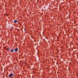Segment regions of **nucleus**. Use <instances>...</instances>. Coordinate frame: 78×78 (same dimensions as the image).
I'll return each mask as SVG.
<instances>
[{
  "instance_id": "20e7f679",
  "label": "nucleus",
  "mask_w": 78,
  "mask_h": 78,
  "mask_svg": "<svg viewBox=\"0 0 78 78\" xmlns=\"http://www.w3.org/2000/svg\"><path fill=\"white\" fill-rule=\"evenodd\" d=\"M10 51L11 52H14V50L13 49H11Z\"/></svg>"
},
{
  "instance_id": "f03ea898",
  "label": "nucleus",
  "mask_w": 78,
  "mask_h": 78,
  "mask_svg": "<svg viewBox=\"0 0 78 78\" xmlns=\"http://www.w3.org/2000/svg\"><path fill=\"white\" fill-rule=\"evenodd\" d=\"M18 51V48H16L15 49V51Z\"/></svg>"
},
{
  "instance_id": "f257e3e1",
  "label": "nucleus",
  "mask_w": 78,
  "mask_h": 78,
  "mask_svg": "<svg viewBox=\"0 0 78 78\" xmlns=\"http://www.w3.org/2000/svg\"><path fill=\"white\" fill-rule=\"evenodd\" d=\"M11 76H13V74H11L9 76V77H11Z\"/></svg>"
},
{
  "instance_id": "7ed1b4c3",
  "label": "nucleus",
  "mask_w": 78,
  "mask_h": 78,
  "mask_svg": "<svg viewBox=\"0 0 78 78\" xmlns=\"http://www.w3.org/2000/svg\"><path fill=\"white\" fill-rule=\"evenodd\" d=\"M18 21L17 20H14V23H17V22Z\"/></svg>"
},
{
  "instance_id": "39448f33",
  "label": "nucleus",
  "mask_w": 78,
  "mask_h": 78,
  "mask_svg": "<svg viewBox=\"0 0 78 78\" xmlns=\"http://www.w3.org/2000/svg\"><path fill=\"white\" fill-rule=\"evenodd\" d=\"M7 50H9V48H7Z\"/></svg>"
}]
</instances>
